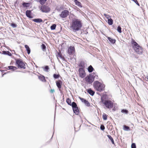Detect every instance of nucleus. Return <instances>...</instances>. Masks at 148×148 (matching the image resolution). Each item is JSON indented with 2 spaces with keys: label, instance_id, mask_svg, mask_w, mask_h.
I'll list each match as a JSON object with an SVG mask.
<instances>
[{
  "label": "nucleus",
  "instance_id": "4be33fe9",
  "mask_svg": "<svg viewBox=\"0 0 148 148\" xmlns=\"http://www.w3.org/2000/svg\"><path fill=\"white\" fill-rule=\"evenodd\" d=\"M88 92L91 95H93L95 93V92L90 89L88 90Z\"/></svg>",
  "mask_w": 148,
  "mask_h": 148
},
{
  "label": "nucleus",
  "instance_id": "39448f33",
  "mask_svg": "<svg viewBox=\"0 0 148 148\" xmlns=\"http://www.w3.org/2000/svg\"><path fill=\"white\" fill-rule=\"evenodd\" d=\"M16 64L18 65V67L25 69V65L23 61L21 59H17L16 61Z\"/></svg>",
  "mask_w": 148,
  "mask_h": 148
},
{
  "label": "nucleus",
  "instance_id": "72a5a7b5",
  "mask_svg": "<svg viewBox=\"0 0 148 148\" xmlns=\"http://www.w3.org/2000/svg\"><path fill=\"white\" fill-rule=\"evenodd\" d=\"M117 30L119 33H121L122 32L121 27L120 26H118Z\"/></svg>",
  "mask_w": 148,
  "mask_h": 148
},
{
  "label": "nucleus",
  "instance_id": "aec40b11",
  "mask_svg": "<svg viewBox=\"0 0 148 148\" xmlns=\"http://www.w3.org/2000/svg\"><path fill=\"white\" fill-rule=\"evenodd\" d=\"M93 69H94L91 65L90 66L88 69V71L90 73L92 72L93 71Z\"/></svg>",
  "mask_w": 148,
  "mask_h": 148
},
{
  "label": "nucleus",
  "instance_id": "4c0bfd02",
  "mask_svg": "<svg viewBox=\"0 0 148 148\" xmlns=\"http://www.w3.org/2000/svg\"><path fill=\"white\" fill-rule=\"evenodd\" d=\"M49 69V67L47 66H46L45 67L44 70L46 71H48V70Z\"/></svg>",
  "mask_w": 148,
  "mask_h": 148
},
{
  "label": "nucleus",
  "instance_id": "f257e3e1",
  "mask_svg": "<svg viewBox=\"0 0 148 148\" xmlns=\"http://www.w3.org/2000/svg\"><path fill=\"white\" fill-rule=\"evenodd\" d=\"M82 26L81 21L78 19H75L72 20L70 27L73 31L76 32L80 30Z\"/></svg>",
  "mask_w": 148,
  "mask_h": 148
},
{
  "label": "nucleus",
  "instance_id": "ea45409f",
  "mask_svg": "<svg viewBox=\"0 0 148 148\" xmlns=\"http://www.w3.org/2000/svg\"><path fill=\"white\" fill-rule=\"evenodd\" d=\"M100 129L101 130H103L105 129V127L103 125H101L100 127Z\"/></svg>",
  "mask_w": 148,
  "mask_h": 148
},
{
  "label": "nucleus",
  "instance_id": "bb28decb",
  "mask_svg": "<svg viewBox=\"0 0 148 148\" xmlns=\"http://www.w3.org/2000/svg\"><path fill=\"white\" fill-rule=\"evenodd\" d=\"M71 105H72L73 109L74 108L77 107L76 104L74 102H73L72 103Z\"/></svg>",
  "mask_w": 148,
  "mask_h": 148
},
{
  "label": "nucleus",
  "instance_id": "ddd939ff",
  "mask_svg": "<svg viewBox=\"0 0 148 148\" xmlns=\"http://www.w3.org/2000/svg\"><path fill=\"white\" fill-rule=\"evenodd\" d=\"M61 82L60 81H57L56 82V84L57 87H58L59 90H60L61 88Z\"/></svg>",
  "mask_w": 148,
  "mask_h": 148
},
{
  "label": "nucleus",
  "instance_id": "f704fd0d",
  "mask_svg": "<svg viewBox=\"0 0 148 148\" xmlns=\"http://www.w3.org/2000/svg\"><path fill=\"white\" fill-rule=\"evenodd\" d=\"M60 76L59 75L54 74L53 75V77L55 79H57L59 78Z\"/></svg>",
  "mask_w": 148,
  "mask_h": 148
},
{
  "label": "nucleus",
  "instance_id": "c85d7f7f",
  "mask_svg": "<svg viewBox=\"0 0 148 148\" xmlns=\"http://www.w3.org/2000/svg\"><path fill=\"white\" fill-rule=\"evenodd\" d=\"M56 25L55 24L51 26V30H54L55 29H56Z\"/></svg>",
  "mask_w": 148,
  "mask_h": 148
},
{
  "label": "nucleus",
  "instance_id": "6ab92c4d",
  "mask_svg": "<svg viewBox=\"0 0 148 148\" xmlns=\"http://www.w3.org/2000/svg\"><path fill=\"white\" fill-rule=\"evenodd\" d=\"M25 47L27 51L28 54H29L30 53V49L29 46L27 45H25Z\"/></svg>",
  "mask_w": 148,
  "mask_h": 148
},
{
  "label": "nucleus",
  "instance_id": "7c9ffc66",
  "mask_svg": "<svg viewBox=\"0 0 148 148\" xmlns=\"http://www.w3.org/2000/svg\"><path fill=\"white\" fill-rule=\"evenodd\" d=\"M121 112L122 113H125L126 114H127L128 113V111L127 110H124V109H123V110H122Z\"/></svg>",
  "mask_w": 148,
  "mask_h": 148
},
{
  "label": "nucleus",
  "instance_id": "a18cd8bd",
  "mask_svg": "<svg viewBox=\"0 0 148 148\" xmlns=\"http://www.w3.org/2000/svg\"><path fill=\"white\" fill-rule=\"evenodd\" d=\"M54 92V89H51L50 90V92L51 93H53Z\"/></svg>",
  "mask_w": 148,
  "mask_h": 148
},
{
  "label": "nucleus",
  "instance_id": "7ed1b4c3",
  "mask_svg": "<svg viewBox=\"0 0 148 148\" xmlns=\"http://www.w3.org/2000/svg\"><path fill=\"white\" fill-rule=\"evenodd\" d=\"M95 88L97 91L101 92L104 89L105 85L98 81H95L93 84Z\"/></svg>",
  "mask_w": 148,
  "mask_h": 148
},
{
  "label": "nucleus",
  "instance_id": "09e8293b",
  "mask_svg": "<svg viewBox=\"0 0 148 148\" xmlns=\"http://www.w3.org/2000/svg\"><path fill=\"white\" fill-rule=\"evenodd\" d=\"M0 53H1V52H0Z\"/></svg>",
  "mask_w": 148,
  "mask_h": 148
},
{
  "label": "nucleus",
  "instance_id": "b1692460",
  "mask_svg": "<svg viewBox=\"0 0 148 148\" xmlns=\"http://www.w3.org/2000/svg\"><path fill=\"white\" fill-rule=\"evenodd\" d=\"M123 129L125 131H128L129 130H130V127L126 125H124L123 127Z\"/></svg>",
  "mask_w": 148,
  "mask_h": 148
},
{
  "label": "nucleus",
  "instance_id": "423d86ee",
  "mask_svg": "<svg viewBox=\"0 0 148 148\" xmlns=\"http://www.w3.org/2000/svg\"><path fill=\"white\" fill-rule=\"evenodd\" d=\"M86 81L90 83H92L94 80V78H93V75L92 74H90L89 75L87 76L85 78Z\"/></svg>",
  "mask_w": 148,
  "mask_h": 148
},
{
  "label": "nucleus",
  "instance_id": "9b49d317",
  "mask_svg": "<svg viewBox=\"0 0 148 148\" xmlns=\"http://www.w3.org/2000/svg\"><path fill=\"white\" fill-rule=\"evenodd\" d=\"M80 99L81 101L82 102L84 103L87 106H90V103L87 101L83 98H81L80 97Z\"/></svg>",
  "mask_w": 148,
  "mask_h": 148
},
{
  "label": "nucleus",
  "instance_id": "0eeeda50",
  "mask_svg": "<svg viewBox=\"0 0 148 148\" xmlns=\"http://www.w3.org/2000/svg\"><path fill=\"white\" fill-rule=\"evenodd\" d=\"M79 76L82 78L84 77L86 75L85 71L84 69L82 68H80L79 69Z\"/></svg>",
  "mask_w": 148,
  "mask_h": 148
},
{
  "label": "nucleus",
  "instance_id": "58836bf2",
  "mask_svg": "<svg viewBox=\"0 0 148 148\" xmlns=\"http://www.w3.org/2000/svg\"><path fill=\"white\" fill-rule=\"evenodd\" d=\"M93 78H94V80L95 79H98V76L97 75H95V76H93Z\"/></svg>",
  "mask_w": 148,
  "mask_h": 148
},
{
  "label": "nucleus",
  "instance_id": "e433bc0d",
  "mask_svg": "<svg viewBox=\"0 0 148 148\" xmlns=\"http://www.w3.org/2000/svg\"><path fill=\"white\" fill-rule=\"evenodd\" d=\"M132 148H136V145L135 143H133L131 145Z\"/></svg>",
  "mask_w": 148,
  "mask_h": 148
},
{
  "label": "nucleus",
  "instance_id": "9d476101",
  "mask_svg": "<svg viewBox=\"0 0 148 148\" xmlns=\"http://www.w3.org/2000/svg\"><path fill=\"white\" fill-rule=\"evenodd\" d=\"M43 12H49L50 10L49 8L45 5L42 6L40 9Z\"/></svg>",
  "mask_w": 148,
  "mask_h": 148
},
{
  "label": "nucleus",
  "instance_id": "473e14b6",
  "mask_svg": "<svg viewBox=\"0 0 148 148\" xmlns=\"http://www.w3.org/2000/svg\"><path fill=\"white\" fill-rule=\"evenodd\" d=\"M47 0H40V2L41 4H44Z\"/></svg>",
  "mask_w": 148,
  "mask_h": 148
},
{
  "label": "nucleus",
  "instance_id": "dca6fc26",
  "mask_svg": "<svg viewBox=\"0 0 148 148\" xmlns=\"http://www.w3.org/2000/svg\"><path fill=\"white\" fill-rule=\"evenodd\" d=\"M74 112L76 115H77L79 113V110L78 107L74 108L73 109Z\"/></svg>",
  "mask_w": 148,
  "mask_h": 148
},
{
  "label": "nucleus",
  "instance_id": "49530a36",
  "mask_svg": "<svg viewBox=\"0 0 148 148\" xmlns=\"http://www.w3.org/2000/svg\"><path fill=\"white\" fill-rule=\"evenodd\" d=\"M93 74L94 75H95V73H93Z\"/></svg>",
  "mask_w": 148,
  "mask_h": 148
},
{
  "label": "nucleus",
  "instance_id": "2f4dec72",
  "mask_svg": "<svg viewBox=\"0 0 148 148\" xmlns=\"http://www.w3.org/2000/svg\"><path fill=\"white\" fill-rule=\"evenodd\" d=\"M66 101V102L69 105H71V104H72L71 103V101L69 99H67Z\"/></svg>",
  "mask_w": 148,
  "mask_h": 148
},
{
  "label": "nucleus",
  "instance_id": "6e6552de",
  "mask_svg": "<svg viewBox=\"0 0 148 148\" xmlns=\"http://www.w3.org/2000/svg\"><path fill=\"white\" fill-rule=\"evenodd\" d=\"M69 11L66 10L63 11L60 15L62 18H65L69 14Z\"/></svg>",
  "mask_w": 148,
  "mask_h": 148
},
{
  "label": "nucleus",
  "instance_id": "412c9836",
  "mask_svg": "<svg viewBox=\"0 0 148 148\" xmlns=\"http://www.w3.org/2000/svg\"><path fill=\"white\" fill-rule=\"evenodd\" d=\"M108 38L109 41L112 44L116 42L115 40L112 39L110 37H108Z\"/></svg>",
  "mask_w": 148,
  "mask_h": 148
},
{
  "label": "nucleus",
  "instance_id": "cd10ccee",
  "mask_svg": "<svg viewBox=\"0 0 148 148\" xmlns=\"http://www.w3.org/2000/svg\"><path fill=\"white\" fill-rule=\"evenodd\" d=\"M108 138L111 140L112 143L113 144H114V140L112 138V137L110 136V135H108Z\"/></svg>",
  "mask_w": 148,
  "mask_h": 148
},
{
  "label": "nucleus",
  "instance_id": "c9c22d12",
  "mask_svg": "<svg viewBox=\"0 0 148 148\" xmlns=\"http://www.w3.org/2000/svg\"><path fill=\"white\" fill-rule=\"evenodd\" d=\"M104 16H105V17L107 19H110V16L107 15L106 14H104Z\"/></svg>",
  "mask_w": 148,
  "mask_h": 148
},
{
  "label": "nucleus",
  "instance_id": "4468645a",
  "mask_svg": "<svg viewBox=\"0 0 148 148\" xmlns=\"http://www.w3.org/2000/svg\"><path fill=\"white\" fill-rule=\"evenodd\" d=\"M33 21L37 23H40L42 22V20L41 18L34 19H33Z\"/></svg>",
  "mask_w": 148,
  "mask_h": 148
},
{
  "label": "nucleus",
  "instance_id": "f3484780",
  "mask_svg": "<svg viewBox=\"0 0 148 148\" xmlns=\"http://www.w3.org/2000/svg\"><path fill=\"white\" fill-rule=\"evenodd\" d=\"M8 69L12 70L13 71L17 69V68H16V67L13 66H8Z\"/></svg>",
  "mask_w": 148,
  "mask_h": 148
},
{
  "label": "nucleus",
  "instance_id": "37998d69",
  "mask_svg": "<svg viewBox=\"0 0 148 148\" xmlns=\"http://www.w3.org/2000/svg\"><path fill=\"white\" fill-rule=\"evenodd\" d=\"M138 6H139V4L138 3L137 1L136 0H134V1Z\"/></svg>",
  "mask_w": 148,
  "mask_h": 148
},
{
  "label": "nucleus",
  "instance_id": "1a4fd4ad",
  "mask_svg": "<svg viewBox=\"0 0 148 148\" xmlns=\"http://www.w3.org/2000/svg\"><path fill=\"white\" fill-rule=\"evenodd\" d=\"M75 52V48L74 46H70L67 50V53L70 55L73 54Z\"/></svg>",
  "mask_w": 148,
  "mask_h": 148
},
{
  "label": "nucleus",
  "instance_id": "f03ea898",
  "mask_svg": "<svg viewBox=\"0 0 148 148\" xmlns=\"http://www.w3.org/2000/svg\"><path fill=\"white\" fill-rule=\"evenodd\" d=\"M132 44L133 49L137 53L141 54L142 53V47L139 45L134 40H132Z\"/></svg>",
  "mask_w": 148,
  "mask_h": 148
},
{
  "label": "nucleus",
  "instance_id": "a19ab883",
  "mask_svg": "<svg viewBox=\"0 0 148 148\" xmlns=\"http://www.w3.org/2000/svg\"><path fill=\"white\" fill-rule=\"evenodd\" d=\"M42 48L43 49H45L46 48V46L44 44L42 45Z\"/></svg>",
  "mask_w": 148,
  "mask_h": 148
},
{
  "label": "nucleus",
  "instance_id": "a211bd4d",
  "mask_svg": "<svg viewBox=\"0 0 148 148\" xmlns=\"http://www.w3.org/2000/svg\"><path fill=\"white\" fill-rule=\"evenodd\" d=\"M74 1L76 5H77L79 7H82L81 3L80 2L78 1L77 0H74Z\"/></svg>",
  "mask_w": 148,
  "mask_h": 148
},
{
  "label": "nucleus",
  "instance_id": "5701e85b",
  "mask_svg": "<svg viewBox=\"0 0 148 148\" xmlns=\"http://www.w3.org/2000/svg\"><path fill=\"white\" fill-rule=\"evenodd\" d=\"M38 77L39 79L42 81L45 82V81L44 76L42 75H40Z\"/></svg>",
  "mask_w": 148,
  "mask_h": 148
},
{
  "label": "nucleus",
  "instance_id": "de8ad7c7",
  "mask_svg": "<svg viewBox=\"0 0 148 148\" xmlns=\"http://www.w3.org/2000/svg\"><path fill=\"white\" fill-rule=\"evenodd\" d=\"M147 79L148 80V77H147Z\"/></svg>",
  "mask_w": 148,
  "mask_h": 148
},
{
  "label": "nucleus",
  "instance_id": "c756f323",
  "mask_svg": "<svg viewBox=\"0 0 148 148\" xmlns=\"http://www.w3.org/2000/svg\"><path fill=\"white\" fill-rule=\"evenodd\" d=\"M103 118L104 120H106L107 119V115L104 113L103 114Z\"/></svg>",
  "mask_w": 148,
  "mask_h": 148
},
{
  "label": "nucleus",
  "instance_id": "20e7f679",
  "mask_svg": "<svg viewBox=\"0 0 148 148\" xmlns=\"http://www.w3.org/2000/svg\"><path fill=\"white\" fill-rule=\"evenodd\" d=\"M102 101L106 107L108 108H110L113 106V103L110 101L105 100L103 101L101 99Z\"/></svg>",
  "mask_w": 148,
  "mask_h": 148
},
{
  "label": "nucleus",
  "instance_id": "a878e982",
  "mask_svg": "<svg viewBox=\"0 0 148 148\" xmlns=\"http://www.w3.org/2000/svg\"><path fill=\"white\" fill-rule=\"evenodd\" d=\"M113 21L112 19L110 18L108 20V23L110 25H112L113 24Z\"/></svg>",
  "mask_w": 148,
  "mask_h": 148
},
{
  "label": "nucleus",
  "instance_id": "2eb2a0df",
  "mask_svg": "<svg viewBox=\"0 0 148 148\" xmlns=\"http://www.w3.org/2000/svg\"><path fill=\"white\" fill-rule=\"evenodd\" d=\"M2 54L4 55H8L9 56H11L12 55L11 53L8 51H3Z\"/></svg>",
  "mask_w": 148,
  "mask_h": 148
},
{
  "label": "nucleus",
  "instance_id": "c03bdc74",
  "mask_svg": "<svg viewBox=\"0 0 148 148\" xmlns=\"http://www.w3.org/2000/svg\"><path fill=\"white\" fill-rule=\"evenodd\" d=\"M81 66L84 67H85L84 64V63H82H82L80 64Z\"/></svg>",
  "mask_w": 148,
  "mask_h": 148
},
{
  "label": "nucleus",
  "instance_id": "79ce46f5",
  "mask_svg": "<svg viewBox=\"0 0 148 148\" xmlns=\"http://www.w3.org/2000/svg\"><path fill=\"white\" fill-rule=\"evenodd\" d=\"M11 25L13 27H16V25L14 23H12L11 24Z\"/></svg>",
  "mask_w": 148,
  "mask_h": 148
},
{
  "label": "nucleus",
  "instance_id": "f8f14e48",
  "mask_svg": "<svg viewBox=\"0 0 148 148\" xmlns=\"http://www.w3.org/2000/svg\"><path fill=\"white\" fill-rule=\"evenodd\" d=\"M31 12L29 10H27L26 12V16L29 18H32V16H31Z\"/></svg>",
  "mask_w": 148,
  "mask_h": 148
},
{
  "label": "nucleus",
  "instance_id": "393cba45",
  "mask_svg": "<svg viewBox=\"0 0 148 148\" xmlns=\"http://www.w3.org/2000/svg\"><path fill=\"white\" fill-rule=\"evenodd\" d=\"M30 3H23V4L24 7H29L30 6Z\"/></svg>",
  "mask_w": 148,
  "mask_h": 148
}]
</instances>
